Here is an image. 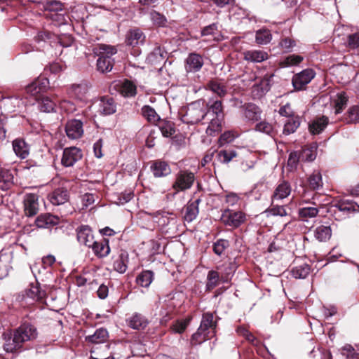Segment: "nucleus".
<instances>
[{"label":"nucleus","instance_id":"nucleus-1","mask_svg":"<svg viewBox=\"0 0 359 359\" xmlns=\"http://www.w3.org/2000/svg\"><path fill=\"white\" fill-rule=\"evenodd\" d=\"M182 121L187 124H196L202 122L208 124L206 134L215 136L222 131L224 120L223 107L221 101L208 104L203 100H198L187 106Z\"/></svg>","mask_w":359,"mask_h":359},{"label":"nucleus","instance_id":"nucleus-2","mask_svg":"<svg viewBox=\"0 0 359 359\" xmlns=\"http://www.w3.org/2000/svg\"><path fill=\"white\" fill-rule=\"evenodd\" d=\"M37 337L36 329L32 325L23 324L14 331L13 335H4V350L13 353L20 350L23 344L34 340Z\"/></svg>","mask_w":359,"mask_h":359},{"label":"nucleus","instance_id":"nucleus-3","mask_svg":"<svg viewBox=\"0 0 359 359\" xmlns=\"http://www.w3.org/2000/svg\"><path fill=\"white\" fill-rule=\"evenodd\" d=\"M93 50L99 56L97 60V69L102 73L110 72L114 65L111 55L116 53V49L112 46L100 43L95 46Z\"/></svg>","mask_w":359,"mask_h":359},{"label":"nucleus","instance_id":"nucleus-4","mask_svg":"<svg viewBox=\"0 0 359 359\" xmlns=\"http://www.w3.org/2000/svg\"><path fill=\"white\" fill-rule=\"evenodd\" d=\"M48 199L53 205H65L64 211L61 213L62 217L67 216L73 212V208L67 204L69 199V193L65 187H58L50 192Z\"/></svg>","mask_w":359,"mask_h":359},{"label":"nucleus","instance_id":"nucleus-5","mask_svg":"<svg viewBox=\"0 0 359 359\" xmlns=\"http://www.w3.org/2000/svg\"><path fill=\"white\" fill-rule=\"evenodd\" d=\"M195 180V175L193 172L188 170H181L175 175V180L172 184V188L175 190L172 194L174 197L175 194L180 191L189 189Z\"/></svg>","mask_w":359,"mask_h":359},{"label":"nucleus","instance_id":"nucleus-6","mask_svg":"<svg viewBox=\"0 0 359 359\" xmlns=\"http://www.w3.org/2000/svg\"><path fill=\"white\" fill-rule=\"evenodd\" d=\"M246 219L245 214L241 211H233L229 208L225 209L222 215L221 221L226 226L237 228Z\"/></svg>","mask_w":359,"mask_h":359},{"label":"nucleus","instance_id":"nucleus-7","mask_svg":"<svg viewBox=\"0 0 359 359\" xmlns=\"http://www.w3.org/2000/svg\"><path fill=\"white\" fill-rule=\"evenodd\" d=\"M82 156L81 150L77 147L65 148L61 160L62 164L65 167L73 166L76 162L82 158Z\"/></svg>","mask_w":359,"mask_h":359},{"label":"nucleus","instance_id":"nucleus-8","mask_svg":"<svg viewBox=\"0 0 359 359\" xmlns=\"http://www.w3.org/2000/svg\"><path fill=\"white\" fill-rule=\"evenodd\" d=\"M315 72L311 69L303 70L292 78V85L297 90H301L314 78Z\"/></svg>","mask_w":359,"mask_h":359},{"label":"nucleus","instance_id":"nucleus-9","mask_svg":"<svg viewBox=\"0 0 359 359\" xmlns=\"http://www.w3.org/2000/svg\"><path fill=\"white\" fill-rule=\"evenodd\" d=\"M24 211L27 217H33L39 211V197L35 194H26L23 199Z\"/></svg>","mask_w":359,"mask_h":359},{"label":"nucleus","instance_id":"nucleus-10","mask_svg":"<svg viewBox=\"0 0 359 359\" xmlns=\"http://www.w3.org/2000/svg\"><path fill=\"white\" fill-rule=\"evenodd\" d=\"M203 64V58L201 55L191 53L185 60L184 68L187 73H195L201 69Z\"/></svg>","mask_w":359,"mask_h":359},{"label":"nucleus","instance_id":"nucleus-11","mask_svg":"<svg viewBox=\"0 0 359 359\" xmlns=\"http://www.w3.org/2000/svg\"><path fill=\"white\" fill-rule=\"evenodd\" d=\"M23 101L16 97H4L0 102V107L6 114L20 110L23 107Z\"/></svg>","mask_w":359,"mask_h":359},{"label":"nucleus","instance_id":"nucleus-12","mask_svg":"<svg viewBox=\"0 0 359 359\" xmlns=\"http://www.w3.org/2000/svg\"><path fill=\"white\" fill-rule=\"evenodd\" d=\"M93 106L98 109L99 113L102 115H111L116 111V104L110 97H102L94 103Z\"/></svg>","mask_w":359,"mask_h":359},{"label":"nucleus","instance_id":"nucleus-13","mask_svg":"<svg viewBox=\"0 0 359 359\" xmlns=\"http://www.w3.org/2000/svg\"><path fill=\"white\" fill-rule=\"evenodd\" d=\"M65 131L70 139L80 138L83 134V123L77 119L70 120L66 124Z\"/></svg>","mask_w":359,"mask_h":359},{"label":"nucleus","instance_id":"nucleus-14","mask_svg":"<svg viewBox=\"0 0 359 359\" xmlns=\"http://www.w3.org/2000/svg\"><path fill=\"white\" fill-rule=\"evenodd\" d=\"M69 94L80 101H86L88 98L89 85L87 83H81L72 86Z\"/></svg>","mask_w":359,"mask_h":359},{"label":"nucleus","instance_id":"nucleus-15","mask_svg":"<svg viewBox=\"0 0 359 359\" xmlns=\"http://www.w3.org/2000/svg\"><path fill=\"white\" fill-rule=\"evenodd\" d=\"M77 240L79 243L90 248L94 243V236L88 226H81L77 230Z\"/></svg>","mask_w":359,"mask_h":359},{"label":"nucleus","instance_id":"nucleus-16","mask_svg":"<svg viewBox=\"0 0 359 359\" xmlns=\"http://www.w3.org/2000/svg\"><path fill=\"white\" fill-rule=\"evenodd\" d=\"M150 169L155 177H165L171 172L169 165L165 161L161 160L153 161Z\"/></svg>","mask_w":359,"mask_h":359},{"label":"nucleus","instance_id":"nucleus-17","mask_svg":"<svg viewBox=\"0 0 359 359\" xmlns=\"http://www.w3.org/2000/svg\"><path fill=\"white\" fill-rule=\"evenodd\" d=\"M262 110L255 104H248L243 107V115L245 118L251 122H255L261 118Z\"/></svg>","mask_w":359,"mask_h":359},{"label":"nucleus","instance_id":"nucleus-18","mask_svg":"<svg viewBox=\"0 0 359 359\" xmlns=\"http://www.w3.org/2000/svg\"><path fill=\"white\" fill-rule=\"evenodd\" d=\"M243 57L250 62H262L269 58V54L262 50H249L243 53Z\"/></svg>","mask_w":359,"mask_h":359},{"label":"nucleus","instance_id":"nucleus-19","mask_svg":"<svg viewBox=\"0 0 359 359\" xmlns=\"http://www.w3.org/2000/svg\"><path fill=\"white\" fill-rule=\"evenodd\" d=\"M49 81L45 77H41L33 81L27 86L26 90L28 93L36 95L44 91L48 86Z\"/></svg>","mask_w":359,"mask_h":359},{"label":"nucleus","instance_id":"nucleus-20","mask_svg":"<svg viewBox=\"0 0 359 359\" xmlns=\"http://www.w3.org/2000/svg\"><path fill=\"white\" fill-rule=\"evenodd\" d=\"M89 248H91L95 255L99 257H104L110 252L109 241L105 238L95 241L93 245Z\"/></svg>","mask_w":359,"mask_h":359},{"label":"nucleus","instance_id":"nucleus-21","mask_svg":"<svg viewBox=\"0 0 359 359\" xmlns=\"http://www.w3.org/2000/svg\"><path fill=\"white\" fill-rule=\"evenodd\" d=\"M59 222L60 219L57 216H55L50 214H43L39 215L36 218L35 224L39 228H50L57 225Z\"/></svg>","mask_w":359,"mask_h":359},{"label":"nucleus","instance_id":"nucleus-22","mask_svg":"<svg viewBox=\"0 0 359 359\" xmlns=\"http://www.w3.org/2000/svg\"><path fill=\"white\" fill-rule=\"evenodd\" d=\"M110 344H105L90 351L89 359H114V353L109 351Z\"/></svg>","mask_w":359,"mask_h":359},{"label":"nucleus","instance_id":"nucleus-23","mask_svg":"<svg viewBox=\"0 0 359 359\" xmlns=\"http://www.w3.org/2000/svg\"><path fill=\"white\" fill-rule=\"evenodd\" d=\"M115 86L124 97H133L136 95V86L132 81L128 80L118 81Z\"/></svg>","mask_w":359,"mask_h":359},{"label":"nucleus","instance_id":"nucleus-24","mask_svg":"<svg viewBox=\"0 0 359 359\" xmlns=\"http://www.w3.org/2000/svg\"><path fill=\"white\" fill-rule=\"evenodd\" d=\"M335 208L345 215L351 212H359V204L349 200H341L339 201Z\"/></svg>","mask_w":359,"mask_h":359},{"label":"nucleus","instance_id":"nucleus-25","mask_svg":"<svg viewBox=\"0 0 359 359\" xmlns=\"http://www.w3.org/2000/svg\"><path fill=\"white\" fill-rule=\"evenodd\" d=\"M348 97L344 92H341L331 97V104L334 108V113L339 114L346 107Z\"/></svg>","mask_w":359,"mask_h":359},{"label":"nucleus","instance_id":"nucleus-26","mask_svg":"<svg viewBox=\"0 0 359 359\" xmlns=\"http://www.w3.org/2000/svg\"><path fill=\"white\" fill-rule=\"evenodd\" d=\"M314 237L320 242H326L332 236V229L328 225L321 224L318 226L313 231Z\"/></svg>","mask_w":359,"mask_h":359},{"label":"nucleus","instance_id":"nucleus-27","mask_svg":"<svg viewBox=\"0 0 359 359\" xmlns=\"http://www.w3.org/2000/svg\"><path fill=\"white\" fill-rule=\"evenodd\" d=\"M291 193V186L285 181L280 182L275 189L273 194V201L282 200L287 198Z\"/></svg>","mask_w":359,"mask_h":359},{"label":"nucleus","instance_id":"nucleus-28","mask_svg":"<svg viewBox=\"0 0 359 359\" xmlns=\"http://www.w3.org/2000/svg\"><path fill=\"white\" fill-rule=\"evenodd\" d=\"M13 149L15 154L21 158H25L29 155V147L24 140H15L13 142Z\"/></svg>","mask_w":359,"mask_h":359},{"label":"nucleus","instance_id":"nucleus-29","mask_svg":"<svg viewBox=\"0 0 359 359\" xmlns=\"http://www.w3.org/2000/svg\"><path fill=\"white\" fill-rule=\"evenodd\" d=\"M144 39V34L139 29L130 30L127 35V43L132 46L143 44Z\"/></svg>","mask_w":359,"mask_h":359},{"label":"nucleus","instance_id":"nucleus-30","mask_svg":"<svg viewBox=\"0 0 359 359\" xmlns=\"http://www.w3.org/2000/svg\"><path fill=\"white\" fill-rule=\"evenodd\" d=\"M214 336V332L211 331H207L202 327H199L196 332H195L191 339V342L194 345L201 344L203 341L210 339Z\"/></svg>","mask_w":359,"mask_h":359},{"label":"nucleus","instance_id":"nucleus-31","mask_svg":"<svg viewBox=\"0 0 359 359\" xmlns=\"http://www.w3.org/2000/svg\"><path fill=\"white\" fill-rule=\"evenodd\" d=\"M319 209L314 206H306L298 210V216L303 222H308L309 219L317 217Z\"/></svg>","mask_w":359,"mask_h":359},{"label":"nucleus","instance_id":"nucleus-32","mask_svg":"<svg viewBox=\"0 0 359 359\" xmlns=\"http://www.w3.org/2000/svg\"><path fill=\"white\" fill-rule=\"evenodd\" d=\"M27 297L36 302H43L46 293L39 287V283L31 284L26 292Z\"/></svg>","mask_w":359,"mask_h":359},{"label":"nucleus","instance_id":"nucleus-33","mask_svg":"<svg viewBox=\"0 0 359 359\" xmlns=\"http://www.w3.org/2000/svg\"><path fill=\"white\" fill-rule=\"evenodd\" d=\"M12 259L11 255L9 253L0 254V279L8 276L11 268V262Z\"/></svg>","mask_w":359,"mask_h":359},{"label":"nucleus","instance_id":"nucleus-34","mask_svg":"<svg viewBox=\"0 0 359 359\" xmlns=\"http://www.w3.org/2000/svg\"><path fill=\"white\" fill-rule=\"evenodd\" d=\"M327 123L328 118L326 116L316 118L309 124V130L313 135L319 134L325 129Z\"/></svg>","mask_w":359,"mask_h":359},{"label":"nucleus","instance_id":"nucleus-35","mask_svg":"<svg viewBox=\"0 0 359 359\" xmlns=\"http://www.w3.org/2000/svg\"><path fill=\"white\" fill-rule=\"evenodd\" d=\"M147 319L139 313L134 314L128 321L129 326L135 330H141L145 328L148 325Z\"/></svg>","mask_w":359,"mask_h":359},{"label":"nucleus","instance_id":"nucleus-36","mask_svg":"<svg viewBox=\"0 0 359 359\" xmlns=\"http://www.w3.org/2000/svg\"><path fill=\"white\" fill-rule=\"evenodd\" d=\"M154 218L155 222L161 226H167L171 221L175 219V217L172 213L165 211H159L154 213Z\"/></svg>","mask_w":359,"mask_h":359},{"label":"nucleus","instance_id":"nucleus-37","mask_svg":"<svg viewBox=\"0 0 359 359\" xmlns=\"http://www.w3.org/2000/svg\"><path fill=\"white\" fill-rule=\"evenodd\" d=\"M108 337V332L106 329H97L93 334L86 337V341L93 344L104 342Z\"/></svg>","mask_w":359,"mask_h":359},{"label":"nucleus","instance_id":"nucleus-38","mask_svg":"<svg viewBox=\"0 0 359 359\" xmlns=\"http://www.w3.org/2000/svg\"><path fill=\"white\" fill-rule=\"evenodd\" d=\"M214 316L212 313L207 312L203 313L200 327L207 331H211L215 333L216 322L214 321Z\"/></svg>","mask_w":359,"mask_h":359},{"label":"nucleus","instance_id":"nucleus-39","mask_svg":"<svg viewBox=\"0 0 359 359\" xmlns=\"http://www.w3.org/2000/svg\"><path fill=\"white\" fill-rule=\"evenodd\" d=\"M309 188L312 190H318L323 187L322 175L319 170H314L308 178Z\"/></svg>","mask_w":359,"mask_h":359},{"label":"nucleus","instance_id":"nucleus-40","mask_svg":"<svg viewBox=\"0 0 359 359\" xmlns=\"http://www.w3.org/2000/svg\"><path fill=\"white\" fill-rule=\"evenodd\" d=\"M57 102L49 97H43L39 102V107L41 111L53 112L57 107Z\"/></svg>","mask_w":359,"mask_h":359},{"label":"nucleus","instance_id":"nucleus-41","mask_svg":"<svg viewBox=\"0 0 359 359\" xmlns=\"http://www.w3.org/2000/svg\"><path fill=\"white\" fill-rule=\"evenodd\" d=\"M317 145L312 144L308 147H306L302 149L300 153L301 160L304 161H313L316 159L317 156Z\"/></svg>","mask_w":359,"mask_h":359},{"label":"nucleus","instance_id":"nucleus-42","mask_svg":"<svg viewBox=\"0 0 359 359\" xmlns=\"http://www.w3.org/2000/svg\"><path fill=\"white\" fill-rule=\"evenodd\" d=\"M154 279V273L151 271H143L140 273L137 278V283L144 287H147L150 285Z\"/></svg>","mask_w":359,"mask_h":359},{"label":"nucleus","instance_id":"nucleus-43","mask_svg":"<svg viewBox=\"0 0 359 359\" xmlns=\"http://www.w3.org/2000/svg\"><path fill=\"white\" fill-rule=\"evenodd\" d=\"M299 125V118L298 116L292 117L285 123L283 133L285 135L292 134L296 131Z\"/></svg>","mask_w":359,"mask_h":359},{"label":"nucleus","instance_id":"nucleus-44","mask_svg":"<svg viewBox=\"0 0 359 359\" xmlns=\"http://www.w3.org/2000/svg\"><path fill=\"white\" fill-rule=\"evenodd\" d=\"M158 128L163 136L165 137H170L175 133L174 123L170 121H161L158 124Z\"/></svg>","mask_w":359,"mask_h":359},{"label":"nucleus","instance_id":"nucleus-45","mask_svg":"<svg viewBox=\"0 0 359 359\" xmlns=\"http://www.w3.org/2000/svg\"><path fill=\"white\" fill-rule=\"evenodd\" d=\"M311 271L309 264H302L299 266H294L292 271V276L295 278H305Z\"/></svg>","mask_w":359,"mask_h":359},{"label":"nucleus","instance_id":"nucleus-46","mask_svg":"<svg viewBox=\"0 0 359 359\" xmlns=\"http://www.w3.org/2000/svg\"><path fill=\"white\" fill-rule=\"evenodd\" d=\"M199 202V200H196L195 202H193L190 204H189L186 208L185 214H184V219L188 222H191L194 219H196V216L198 214V203Z\"/></svg>","mask_w":359,"mask_h":359},{"label":"nucleus","instance_id":"nucleus-47","mask_svg":"<svg viewBox=\"0 0 359 359\" xmlns=\"http://www.w3.org/2000/svg\"><path fill=\"white\" fill-rule=\"evenodd\" d=\"M13 175L7 170L0 169V189H7L12 184Z\"/></svg>","mask_w":359,"mask_h":359},{"label":"nucleus","instance_id":"nucleus-48","mask_svg":"<svg viewBox=\"0 0 359 359\" xmlns=\"http://www.w3.org/2000/svg\"><path fill=\"white\" fill-rule=\"evenodd\" d=\"M272 39V35L269 29H259L256 32L255 41L259 45L269 43Z\"/></svg>","mask_w":359,"mask_h":359},{"label":"nucleus","instance_id":"nucleus-49","mask_svg":"<svg viewBox=\"0 0 359 359\" xmlns=\"http://www.w3.org/2000/svg\"><path fill=\"white\" fill-rule=\"evenodd\" d=\"M208 88L219 97H224L226 93V86L217 81H211L208 84Z\"/></svg>","mask_w":359,"mask_h":359},{"label":"nucleus","instance_id":"nucleus-50","mask_svg":"<svg viewBox=\"0 0 359 359\" xmlns=\"http://www.w3.org/2000/svg\"><path fill=\"white\" fill-rule=\"evenodd\" d=\"M142 113L147 121L152 123H155L160 120L159 116L156 114L154 109L150 106H144L142 109Z\"/></svg>","mask_w":359,"mask_h":359},{"label":"nucleus","instance_id":"nucleus-51","mask_svg":"<svg viewBox=\"0 0 359 359\" xmlns=\"http://www.w3.org/2000/svg\"><path fill=\"white\" fill-rule=\"evenodd\" d=\"M219 280H221V276H219L217 271L213 270L210 271L207 276L206 287L208 290H210L215 288L217 285Z\"/></svg>","mask_w":359,"mask_h":359},{"label":"nucleus","instance_id":"nucleus-52","mask_svg":"<svg viewBox=\"0 0 359 359\" xmlns=\"http://www.w3.org/2000/svg\"><path fill=\"white\" fill-rule=\"evenodd\" d=\"M236 270V266L233 263H228L224 265V272L221 274V280L227 283L232 277Z\"/></svg>","mask_w":359,"mask_h":359},{"label":"nucleus","instance_id":"nucleus-53","mask_svg":"<svg viewBox=\"0 0 359 359\" xmlns=\"http://www.w3.org/2000/svg\"><path fill=\"white\" fill-rule=\"evenodd\" d=\"M237 153L236 151L229 149V150H221L218 153V158L219 161L224 163H227L230 162L234 157H236Z\"/></svg>","mask_w":359,"mask_h":359},{"label":"nucleus","instance_id":"nucleus-54","mask_svg":"<svg viewBox=\"0 0 359 359\" xmlns=\"http://www.w3.org/2000/svg\"><path fill=\"white\" fill-rule=\"evenodd\" d=\"M267 215L285 217L287 215L285 207L283 205H271L266 210Z\"/></svg>","mask_w":359,"mask_h":359},{"label":"nucleus","instance_id":"nucleus-55","mask_svg":"<svg viewBox=\"0 0 359 359\" xmlns=\"http://www.w3.org/2000/svg\"><path fill=\"white\" fill-rule=\"evenodd\" d=\"M346 120L348 123L359 122V105H354L348 109Z\"/></svg>","mask_w":359,"mask_h":359},{"label":"nucleus","instance_id":"nucleus-56","mask_svg":"<svg viewBox=\"0 0 359 359\" xmlns=\"http://www.w3.org/2000/svg\"><path fill=\"white\" fill-rule=\"evenodd\" d=\"M114 269L120 273H123L127 269L126 257L121 254L114 262Z\"/></svg>","mask_w":359,"mask_h":359},{"label":"nucleus","instance_id":"nucleus-57","mask_svg":"<svg viewBox=\"0 0 359 359\" xmlns=\"http://www.w3.org/2000/svg\"><path fill=\"white\" fill-rule=\"evenodd\" d=\"M238 136V134L234 131H226L221 135L219 139V146H223L225 144L231 142L236 137Z\"/></svg>","mask_w":359,"mask_h":359},{"label":"nucleus","instance_id":"nucleus-58","mask_svg":"<svg viewBox=\"0 0 359 359\" xmlns=\"http://www.w3.org/2000/svg\"><path fill=\"white\" fill-rule=\"evenodd\" d=\"M303 60V57L297 55H290L285 58L281 62L283 67L297 65Z\"/></svg>","mask_w":359,"mask_h":359},{"label":"nucleus","instance_id":"nucleus-59","mask_svg":"<svg viewBox=\"0 0 359 359\" xmlns=\"http://www.w3.org/2000/svg\"><path fill=\"white\" fill-rule=\"evenodd\" d=\"M299 160H301V155L298 154L297 151H293L290 154L287 160V166L290 167V170L297 168Z\"/></svg>","mask_w":359,"mask_h":359},{"label":"nucleus","instance_id":"nucleus-60","mask_svg":"<svg viewBox=\"0 0 359 359\" xmlns=\"http://www.w3.org/2000/svg\"><path fill=\"white\" fill-rule=\"evenodd\" d=\"M255 130L269 135H272L273 130L272 125L266 121H261L257 123Z\"/></svg>","mask_w":359,"mask_h":359},{"label":"nucleus","instance_id":"nucleus-61","mask_svg":"<svg viewBox=\"0 0 359 359\" xmlns=\"http://www.w3.org/2000/svg\"><path fill=\"white\" fill-rule=\"evenodd\" d=\"M229 242L226 240H219L213 245V250L217 255H221L228 247Z\"/></svg>","mask_w":359,"mask_h":359},{"label":"nucleus","instance_id":"nucleus-62","mask_svg":"<svg viewBox=\"0 0 359 359\" xmlns=\"http://www.w3.org/2000/svg\"><path fill=\"white\" fill-rule=\"evenodd\" d=\"M82 208H86L95 203V197L93 194L86 193L81 196Z\"/></svg>","mask_w":359,"mask_h":359},{"label":"nucleus","instance_id":"nucleus-63","mask_svg":"<svg viewBox=\"0 0 359 359\" xmlns=\"http://www.w3.org/2000/svg\"><path fill=\"white\" fill-rule=\"evenodd\" d=\"M295 46V41L290 38L282 39L279 42V46L286 52L290 51Z\"/></svg>","mask_w":359,"mask_h":359},{"label":"nucleus","instance_id":"nucleus-64","mask_svg":"<svg viewBox=\"0 0 359 359\" xmlns=\"http://www.w3.org/2000/svg\"><path fill=\"white\" fill-rule=\"evenodd\" d=\"M348 46L350 48L355 49L359 47V32L350 34L348 38Z\"/></svg>","mask_w":359,"mask_h":359}]
</instances>
